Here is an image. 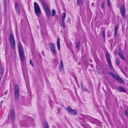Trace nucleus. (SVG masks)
I'll return each mask as SVG.
<instances>
[{
  "mask_svg": "<svg viewBox=\"0 0 128 128\" xmlns=\"http://www.w3.org/2000/svg\"><path fill=\"white\" fill-rule=\"evenodd\" d=\"M53 128H56L55 127H54Z\"/></svg>",
  "mask_w": 128,
  "mask_h": 128,
  "instance_id": "nucleus-41",
  "label": "nucleus"
},
{
  "mask_svg": "<svg viewBox=\"0 0 128 128\" xmlns=\"http://www.w3.org/2000/svg\"><path fill=\"white\" fill-rule=\"evenodd\" d=\"M44 128H49L48 124L46 122H44Z\"/></svg>",
  "mask_w": 128,
  "mask_h": 128,
  "instance_id": "nucleus-18",
  "label": "nucleus"
},
{
  "mask_svg": "<svg viewBox=\"0 0 128 128\" xmlns=\"http://www.w3.org/2000/svg\"><path fill=\"white\" fill-rule=\"evenodd\" d=\"M116 64L117 65H118L120 63V60L118 59H117L116 61Z\"/></svg>",
  "mask_w": 128,
  "mask_h": 128,
  "instance_id": "nucleus-24",
  "label": "nucleus"
},
{
  "mask_svg": "<svg viewBox=\"0 0 128 128\" xmlns=\"http://www.w3.org/2000/svg\"><path fill=\"white\" fill-rule=\"evenodd\" d=\"M121 58L122 59L124 60V61H126V59L124 58V56H120Z\"/></svg>",
  "mask_w": 128,
  "mask_h": 128,
  "instance_id": "nucleus-33",
  "label": "nucleus"
},
{
  "mask_svg": "<svg viewBox=\"0 0 128 128\" xmlns=\"http://www.w3.org/2000/svg\"><path fill=\"white\" fill-rule=\"evenodd\" d=\"M18 48L20 56H23L24 55V52L23 48L20 42L18 43Z\"/></svg>",
  "mask_w": 128,
  "mask_h": 128,
  "instance_id": "nucleus-11",
  "label": "nucleus"
},
{
  "mask_svg": "<svg viewBox=\"0 0 128 128\" xmlns=\"http://www.w3.org/2000/svg\"><path fill=\"white\" fill-rule=\"evenodd\" d=\"M78 63L79 65H80V62H79Z\"/></svg>",
  "mask_w": 128,
  "mask_h": 128,
  "instance_id": "nucleus-38",
  "label": "nucleus"
},
{
  "mask_svg": "<svg viewBox=\"0 0 128 128\" xmlns=\"http://www.w3.org/2000/svg\"><path fill=\"white\" fill-rule=\"evenodd\" d=\"M4 73V68L2 67H0V74H2Z\"/></svg>",
  "mask_w": 128,
  "mask_h": 128,
  "instance_id": "nucleus-21",
  "label": "nucleus"
},
{
  "mask_svg": "<svg viewBox=\"0 0 128 128\" xmlns=\"http://www.w3.org/2000/svg\"><path fill=\"white\" fill-rule=\"evenodd\" d=\"M78 2L79 4H81L83 3L82 0H78Z\"/></svg>",
  "mask_w": 128,
  "mask_h": 128,
  "instance_id": "nucleus-23",
  "label": "nucleus"
},
{
  "mask_svg": "<svg viewBox=\"0 0 128 128\" xmlns=\"http://www.w3.org/2000/svg\"><path fill=\"white\" fill-rule=\"evenodd\" d=\"M15 6L17 13L18 14H20V11L19 6L18 4L17 3H15Z\"/></svg>",
  "mask_w": 128,
  "mask_h": 128,
  "instance_id": "nucleus-14",
  "label": "nucleus"
},
{
  "mask_svg": "<svg viewBox=\"0 0 128 128\" xmlns=\"http://www.w3.org/2000/svg\"><path fill=\"white\" fill-rule=\"evenodd\" d=\"M81 87L82 89L84 91H86L87 90V89L86 86L81 84Z\"/></svg>",
  "mask_w": 128,
  "mask_h": 128,
  "instance_id": "nucleus-19",
  "label": "nucleus"
},
{
  "mask_svg": "<svg viewBox=\"0 0 128 128\" xmlns=\"http://www.w3.org/2000/svg\"><path fill=\"white\" fill-rule=\"evenodd\" d=\"M42 2L47 16L48 18H50L51 15L50 12V8L46 4L44 0H42Z\"/></svg>",
  "mask_w": 128,
  "mask_h": 128,
  "instance_id": "nucleus-1",
  "label": "nucleus"
},
{
  "mask_svg": "<svg viewBox=\"0 0 128 128\" xmlns=\"http://www.w3.org/2000/svg\"><path fill=\"white\" fill-rule=\"evenodd\" d=\"M117 32H114V36L115 37H116L117 35Z\"/></svg>",
  "mask_w": 128,
  "mask_h": 128,
  "instance_id": "nucleus-32",
  "label": "nucleus"
},
{
  "mask_svg": "<svg viewBox=\"0 0 128 128\" xmlns=\"http://www.w3.org/2000/svg\"><path fill=\"white\" fill-rule=\"evenodd\" d=\"M49 47L52 53L53 54L56 53V48L54 45L52 43H50L49 44Z\"/></svg>",
  "mask_w": 128,
  "mask_h": 128,
  "instance_id": "nucleus-10",
  "label": "nucleus"
},
{
  "mask_svg": "<svg viewBox=\"0 0 128 128\" xmlns=\"http://www.w3.org/2000/svg\"><path fill=\"white\" fill-rule=\"evenodd\" d=\"M78 118L79 119H82V118L80 117H78Z\"/></svg>",
  "mask_w": 128,
  "mask_h": 128,
  "instance_id": "nucleus-36",
  "label": "nucleus"
},
{
  "mask_svg": "<svg viewBox=\"0 0 128 128\" xmlns=\"http://www.w3.org/2000/svg\"><path fill=\"white\" fill-rule=\"evenodd\" d=\"M60 39L58 38L57 40V45L58 46V50L59 51L60 50Z\"/></svg>",
  "mask_w": 128,
  "mask_h": 128,
  "instance_id": "nucleus-15",
  "label": "nucleus"
},
{
  "mask_svg": "<svg viewBox=\"0 0 128 128\" xmlns=\"http://www.w3.org/2000/svg\"><path fill=\"white\" fill-rule=\"evenodd\" d=\"M34 8L36 14L38 16H40L41 13L40 9L38 4L36 2L34 3Z\"/></svg>",
  "mask_w": 128,
  "mask_h": 128,
  "instance_id": "nucleus-2",
  "label": "nucleus"
},
{
  "mask_svg": "<svg viewBox=\"0 0 128 128\" xmlns=\"http://www.w3.org/2000/svg\"><path fill=\"white\" fill-rule=\"evenodd\" d=\"M4 4L5 5V6H6V2H4Z\"/></svg>",
  "mask_w": 128,
  "mask_h": 128,
  "instance_id": "nucleus-37",
  "label": "nucleus"
},
{
  "mask_svg": "<svg viewBox=\"0 0 128 128\" xmlns=\"http://www.w3.org/2000/svg\"><path fill=\"white\" fill-rule=\"evenodd\" d=\"M9 40L10 42L11 47L12 48H14L15 46V43L14 36L12 34H10L9 36Z\"/></svg>",
  "mask_w": 128,
  "mask_h": 128,
  "instance_id": "nucleus-3",
  "label": "nucleus"
},
{
  "mask_svg": "<svg viewBox=\"0 0 128 128\" xmlns=\"http://www.w3.org/2000/svg\"><path fill=\"white\" fill-rule=\"evenodd\" d=\"M9 116L11 118L12 121L14 120L15 119V115L14 111V110H11Z\"/></svg>",
  "mask_w": 128,
  "mask_h": 128,
  "instance_id": "nucleus-13",
  "label": "nucleus"
},
{
  "mask_svg": "<svg viewBox=\"0 0 128 128\" xmlns=\"http://www.w3.org/2000/svg\"><path fill=\"white\" fill-rule=\"evenodd\" d=\"M20 59L22 62H24L25 60L24 56H20Z\"/></svg>",
  "mask_w": 128,
  "mask_h": 128,
  "instance_id": "nucleus-22",
  "label": "nucleus"
},
{
  "mask_svg": "<svg viewBox=\"0 0 128 128\" xmlns=\"http://www.w3.org/2000/svg\"><path fill=\"white\" fill-rule=\"evenodd\" d=\"M62 20L60 26H62L63 28H64L65 27L64 21L66 17V14L65 12H63L62 14Z\"/></svg>",
  "mask_w": 128,
  "mask_h": 128,
  "instance_id": "nucleus-12",
  "label": "nucleus"
},
{
  "mask_svg": "<svg viewBox=\"0 0 128 128\" xmlns=\"http://www.w3.org/2000/svg\"><path fill=\"white\" fill-rule=\"evenodd\" d=\"M118 54L119 55V56H123L122 53V52L120 51L118 52Z\"/></svg>",
  "mask_w": 128,
  "mask_h": 128,
  "instance_id": "nucleus-27",
  "label": "nucleus"
},
{
  "mask_svg": "<svg viewBox=\"0 0 128 128\" xmlns=\"http://www.w3.org/2000/svg\"><path fill=\"white\" fill-rule=\"evenodd\" d=\"M105 31H103L102 32V34L104 37L105 36Z\"/></svg>",
  "mask_w": 128,
  "mask_h": 128,
  "instance_id": "nucleus-30",
  "label": "nucleus"
},
{
  "mask_svg": "<svg viewBox=\"0 0 128 128\" xmlns=\"http://www.w3.org/2000/svg\"><path fill=\"white\" fill-rule=\"evenodd\" d=\"M80 42H78L76 45V48H78L80 46Z\"/></svg>",
  "mask_w": 128,
  "mask_h": 128,
  "instance_id": "nucleus-26",
  "label": "nucleus"
},
{
  "mask_svg": "<svg viewBox=\"0 0 128 128\" xmlns=\"http://www.w3.org/2000/svg\"><path fill=\"white\" fill-rule=\"evenodd\" d=\"M80 116L83 118H87L88 119H89V118L90 117L89 116H85L84 114H80Z\"/></svg>",
  "mask_w": 128,
  "mask_h": 128,
  "instance_id": "nucleus-17",
  "label": "nucleus"
},
{
  "mask_svg": "<svg viewBox=\"0 0 128 128\" xmlns=\"http://www.w3.org/2000/svg\"><path fill=\"white\" fill-rule=\"evenodd\" d=\"M106 59L107 62L109 65L110 70L112 72H114V70L113 67L111 64V60L110 56H106Z\"/></svg>",
  "mask_w": 128,
  "mask_h": 128,
  "instance_id": "nucleus-9",
  "label": "nucleus"
},
{
  "mask_svg": "<svg viewBox=\"0 0 128 128\" xmlns=\"http://www.w3.org/2000/svg\"><path fill=\"white\" fill-rule=\"evenodd\" d=\"M30 64L33 67L34 66L31 60H30Z\"/></svg>",
  "mask_w": 128,
  "mask_h": 128,
  "instance_id": "nucleus-28",
  "label": "nucleus"
},
{
  "mask_svg": "<svg viewBox=\"0 0 128 128\" xmlns=\"http://www.w3.org/2000/svg\"><path fill=\"white\" fill-rule=\"evenodd\" d=\"M101 6L102 8H104V3H102V4Z\"/></svg>",
  "mask_w": 128,
  "mask_h": 128,
  "instance_id": "nucleus-34",
  "label": "nucleus"
},
{
  "mask_svg": "<svg viewBox=\"0 0 128 128\" xmlns=\"http://www.w3.org/2000/svg\"><path fill=\"white\" fill-rule=\"evenodd\" d=\"M66 109L68 112L70 114L76 115L77 114V112L75 110H72L70 107H68Z\"/></svg>",
  "mask_w": 128,
  "mask_h": 128,
  "instance_id": "nucleus-8",
  "label": "nucleus"
},
{
  "mask_svg": "<svg viewBox=\"0 0 128 128\" xmlns=\"http://www.w3.org/2000/svg\"><path fill=\"white\" fill-rule=\"evenodd\" d=\"M107 4L108 6L110 5V0H107Z\"/></svg>",
  "mask_w": 128,
  "mask_h": 128,
  "instance_id": "nucleus-29",
  "label": "nucleus"
},
{
  "mask_svg": "<svg viewBox=\"0 0 128 128\" xmlns=\"http://www.w3.org/2000/svg\"><path fill=\"white\" fill-rule=\"evenodd\" d=\"M118 90L120 92H126V90L122 87H120L118 88Z\"/></svg>",
  "mask_w": 128,
  "mask_h": 128,
  "instance_id": "nucleus-16",
  "label": "nucleus"
},
{
  "mask_svg": "<svg viewBox=\"0 0 128 128\" xmlns=\"http://www.w3.org/2000/svg\"><path fill=\"white\" fill-rule=\"evenodd\" d=\"M94 4V3H92V5H93Z\"/></svg>",
  "mask_w": 128,
  "mask_h": 128,
  "instance_id": "nucleus-40",
  "label": "nucleus"
},
{
  "mask_svg": "<svg viewBox=\"0 0 128 128\" xmlns=\"http://www.w3.org/2000/svg\"><path fill=\"white\" fill-rule=\"evenodd\" d=\"M59 70L60 72L62 74L64 73V64L63 61L60 60L59 63Z\"/></svg>",
  "mask_w": 128,
  "mask_h": 128,
  "instance_id": "nucleus-5",
  "label": "nucleus"
},
{
  "mask_svg": "<svg viewBox=\"0 0 128 128\" xmlns=\"http://www.w3.org/2000/svg\"><path fill=\"white\" fill-rule=\"evenodd\" d=\"M41 32H42V34H43V32L42 31Z\"/></svg>",
  "mask_w": 128,
  "mask_h": 128,
  "instance_id": "nucleus-39",
  "label": "nucleus"
},
{
  "mask_svg": "<svg viewBox=\"0 0 128 128\" xmlns=\"http://www.w3.org/2000/svg\"><path fill=\"white\" fill-rule=\"evenodd\" d=\"M110 56L108 52L106 53V56Z\"/></svg>",
  "mask_w": 128,
  "mask_h": 128,
  "instance_id": "nucleus-35",
  "label": "nucleus"
},
{
  "mask_svg": "<svg viewBox=\"0 0 128 128\" xmlns=\"http://www.w3.org/2000/svg\"><path fill=\"white\" fill-rule=\"evenodd\" d=\"M52 17H54L55 14V10L54 9H52Z\"/></svg>",
  "mask_w": 128,
  "mask_h": 128,
  "instance_id": "nucleus-20",
  "label": "nucleus"
},
{
  "mask_svg": "<svg viewBox=\"0 0 128 128\" xmlns=\"http://www.w3.org/2000/svg\"><path fill=\"white\" fill-rule=\"evenodd\" d=\"M108 74L110 75L113 78L116 79L121 83H123V81L120 78L118 77V76L115 74H114L110 72H108Z\"/></svg>",
  "mask_w": 128,
  "mask_h": 128,
  "instance_id": "nucleus-6",
  "label": "nucleus"
},
{
  "mask_svg": "<svg viewBox=\"0 0 128 128\" xmlns=\"http://www.w3.org/2000/svg\"><path fill=\"white\" fill-rule=\"evenodd\" d=\"M14 95L15 100L16 101H18L19 96V90L18 86L17 84H16L15 86Z\"/></svg>",
  "mask_w": 128,
  "mask_h": 128,
  "instance_id": "nucleus-4",
  "label": "nucleus"
},
{
  "mask_svg": "<svg viewBox=\"0 0 128 128\" xmlns=\"http://www.w3.org/2000/svg\"><path fill=\"white\" fill-rule=\"evenodd\" d=\"M118 29V26H116L115 27V29L114 30V31L117 32Z\"/></svg>",
  "mask_w": 128,
  "mask_h": 128,
  "instance_id": "nucleus-31",
  "label": "nucleus"
},
{
  "mask_svg": "<svg viewBox=\"0 0 128 128\" xmlns=\"http://www.w3.org/2000/svg\"><path fill=\"white\" fill-rule=\"evenodd\" d=\"M24 77L25 78V76H24Z\"/></svg>",
  "mask_w": 128,
  "mask_h": 128,
  "instance_id": "nucleus-43",
  "label": "nucleus"
},
{
  "mask_svg": "<svg viewBox=\"0 0 128 128\" xmlns=\"http://www.w3.org/2000/svg\"><path fill=\"white\" fill-rule=\"evenodd\" d=\"M120 11L122 18H125V9L124 5H121Z\"/></svg>",
  "mask_w": 128,
  "mask_h": 128,
  "instance_id": "nucleus-7",
  "label": "nucleus"
},
{
  "mask_svg": "<svg viewBox=\"0 0 128 128\" xmlns=\"http://www.w3.org/2000/svg\"><path fill=\"white\" fill-rule=\"evenodd\" d=\"M125 115L126 117H127L128 116V111L127 110H126L125 111Z\"/></svg>",
  "mask_w": 128,
  "mask_h": 128,
  "instance_id": "nucleus-25",
  "label": "nucleus"
},
{
  "mask_svg": "<svg viewBox=\"0 0 128 128\" xmlns=\"http://www.w3.org/2000/svg\"><path fill=\"white\" fill-rule=\"evenodd\" d=\"M23 74H24V72H23Z\"/></svg>",
  "mask_w": 128,
  "mask_h": 128,
  "instance_id": "nucleus-42",
  "label": "nucleus"
}]
</instances>
